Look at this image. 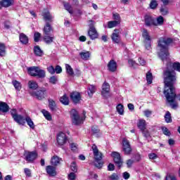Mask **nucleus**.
<instances>
[{
	"mask_svg": "<svg viewBox=\"0 0 180 180\" xmlns=\"http://www.w3.org/2000/svg\"><path fill=\"white\" fill-rule=\"evenodd\" d=\"M46 172L51 176H56V175H57V172H56V167L53 166H47Z\"/></svg>",
	"mask_w": 180,
	"mask_h": 180,
	"instance_id": "obj_21",
	"label": "nucleus"
},
{
	"mask_svg": "<svg viewBox=\"0 0 180 180\" xmlns=\"http://www.w3.org/2000/svg\"><path fill=\"white\" fill-rule=\"evenodd\" d=\"M110 180H119V175L117 173H113L108 176Z\"/></svg>",
	"mask_w": 180,
	"mask_h": 180,
	"instance_id": "obj_51",
	"label": "nucleus"
},
{
	"mask_svg": "<svg viewBox=\"0 0 180 180\" xmlns=\"http://www.w3.org/2000/svg\"><path fill=\"white\" fill-rule=\"evenodd\" d=\"M141 131L143 137H146L148 140H151V134L150 133V131L147 129V128L142 130Z\"/></svg>",
	"mask_w": 180,
	"mask_h": 180,
	"instance_id": "obj_34",
	"label": "nucleus"
},
{
	"mask_svg": "<svg viewBox=\"0 0 180 180\" xmlns=\"http://www.w3.org/2000/svg\"><path fill=\"white\" fill-rule=\"evenodd\" d=\"M133 164H134V161L133 160L129 159L127 160V168H131V165H133Z\"/></svg>",
	"mask_w": 180,
	"mask_h": 180,
	"instance_id": "obj_59",
	"label": "nucleus"
},
{
	"mask_svg": "<svg viewBox=\"0 0 180 180\" xmlns=\"http://www.w3.org/2000/svg\"><path fill=\"white\" fill-rule=\"evenodd\" d=\"M91 131L93 134H98L99 133V129L98 128V127L94 126L91 127Z\"/></svg>",
	"mask_w": 180,
	"mask_h": 180,
	"instance_id": "obj_58",
	"label": "nucleus"
},
{
	"mask_svg": "<svg viewBox=\"0 0 180 180\" xmlns=\"http://www.w3.org/2000/svg\"><path fill=\"white\" fill-rule=\"evenodd\" d=\"M165 84L164 95L167 99L175 96V84H176V73L174 69H166L163 72Z\"/></svg>",
	"mask_w": 180,
	"mask_h": 180,
	"instance_id": "obj_1",
	"label": "nucleus"
},
{
	"mask_svg": "<svg viewBox=\"0 0 180 180\" xmlns=\"http://www.w3.org/2000/svg\"><path fill=\"white\" fill-rule=\"evenodd\" d=\"M34 53L37 57H42L44 54V53L39 46H36L34 47Z\"/></svg>",
	"mask_w": 180,
	"mask_h": 180,
	"instance_id": "obj_24",
	"label": "nucleus"
},
{
	"mask_svg": "<svg viewBox=\"0 0 180 180\" xmlns=\"http://www.w3.org/2000/svg\"><path fill=\"white\" fill-rule=\"evenodd\" d=\"M143 114H144V116H146V117H150V116H151V115H153V111H151L150 110H145L143 111Z\"/></svg>",
	"mask_w": 180,
	"mask_h": 180,
	"instance_id": "obj_54",
	"label": "nucleus"
},
{
	"mask_svg": "<svg viewBox=\"0 0 180 180\" xmlns=\"http://www.w3.org/2000/svg\"><path fill=\"white\" fill-rule=\"evenodd\" d=\"M49 106L51 110H52V112H54V110H56V101H54V100H53V99H49Z\"/></svg>",
	"mask_w": 180,
	"mask_h": 180,
	"instance_id": "obj_37",
	"label": "nucleus"
},
{
	"mask_svg": "<svg viewBox=\"0 0 180 180\" xmlns=\"http://www.w3.org/2000/svg\"><path fill=\"white\" fill-rule=\"evenodd\" d=\"M51 32H53V27H51V25H50V23L46 22L44 27V34H50Z\"/></svg>",
	"mask_w": 180,
	"mask_h": 180,
	"instance_id": "obj_26",
	"label": "nucleus"
},
{
	"mask_svg": "<svg viewBox=\"0 0 180 180\" xmlns=\"http://www.w3.org/2000/svg\"><path fill=\"white\" fill-rule=\"evenodd\" d=\"M91 149L94 155V165L95 167H96V168L101 169V168L103 167V161H102L103 158V155L102 154V153L99 152L98 146H96V145L95 144L92 145Z\"/></svg>",
	"mask_w": 180,
	"mask_h": 180,
	"instance_id": "obj_3",
	"label": "nucleus"
},
{
	"mask_svg": "<svg viewBox=\"0 0 180 180\" xmlns=\"http://www.w3.org/2000/svg\"><path fill=\"white\" fill-rule=\"evenodd\" d=\"M88 34L91 40H95V39H98V32H96V29L91 28L88 32Z\"/></svg>",
	"mask_w": 180,
	"mask_h": 180,
	"instance_id": "obj_20",
	"label": "nucleus"
},
{
	"mask_svg": "<svg viewBox=\"0 0 180 180\" xmlns=\"http://www.w3.org/2000/svg\"><path fill=\"white\" fill-rule=\"evenodd\" d=\"M162 131L163 134H165V136H171V131H169L168 128H167L165 127H162Z\"/></svg>",
	"mask_w": 180,
	"mask_h": 180,
	"instance_id": "obj_49",
	"label": "nucleus"
},
{
	"mask_svg": "<svg viewBox=\"0 0 180 180\" xmlns=\"http://www.w3.org/2000/svg\"><path fill=\"white\" fill-rule=\"evenodd\" d=\"M58 82V77L56 76H52L49 78V84H52V85H56Z\"/></svg>",
	"mask_w": 180,
	"mask_h": 180,
	"instance_id": "obj_46",
	"label": "nucleus"
},
{
	"mask_svg": "<svg viewBox=\"0 0 180 180\" xmlns=\"http://www.w3.org/2000/svg\"><path fill=\"white\" fill-rule=\"evenodd\" d=\"M122 151L125 155H130L131 154V146H130V142L127 139H122Z\"/></svg>",
	"mask_w": 180,
	"mask_h": 180,
	"instance_id": "obj_8",
	"label": "nucleus"
},
{
	"mask_svg": "<svg viewBox=\"0 0 180 180\" xmlns=\"http://www.w3.org/2000/svg\"><path fill=\"white\" fill-rule=\"evenodd\" d=\"M124 179H129L130 178V174L127 172H124L122 174Z\"/></svg>",
	"mask_w": 180,
	"mask_h": 180,
	"instance_id": "obj_63",
	"label": "nucleus"
},
{
	"mask_svg": "<svg viewBox=\"0 0 180 180\" xmlns=\"http://www.w3.org/2000/svg\"><path fill=\"white\" fill-rule=\"evenodd\" d=\"M147 124H146V120H139L138 122V127L140 129V130L142 131L143 130H145L146 128Z\"/></svg>",
	"mask_w": 180,
	"mask_h": 180,
	"instance_id": "obj_30",
	"label": "nucleus"
},
{
	"mask_svg": "<svg viewBox=\"0 0 180 180\" xmlns=\"http://www.w3.org/2000/svg\"><path fill=\"white\" fill-rule=\"evenodd\" d=\"M27 72L32 77H39V78H44L46 77L44 70L39 68H28Z\"/></svg>",
	"mask_w": 180,
	"mask_h": 180,
	"instance_id": "obj_6",
	"label": "nucleus"
},
{
	"mask_svg": "<svg viewBox=\"0 0 180 180\" xmlns=\"http://www.w3.org/2000/svg\"><path fill=\"white\" fill-rule=\"evenodd\" d=\"M63 5H64L65 9H66V11H68L69 12V13H70L72 15V7L71 6V5H70V4H68V3H64Z\"/></svg>",
	"mask_w": 180,
	"mask_h": 180,
	"instance_id": "obj_47",
	"label": "nucleus"
},
{
	"mask_svg": "<svg viewBox=\"0 0 180 180\" xmlns=\"http://www.w3.org/2000/svg\"><path fill=\"white\" fill-rule=\"evenodd\" d=\"M166 180H176V178H175L174 176L167 175L166 176Z\"/></svg>",
	"mask_w": 180,
	"mask_h": 180,
	"instance_id": "obj_64",
	"label": "nucleus"
},
{
	"mask_svg": "<svg viewBox=\"0 0 180 180\" xmlns=\"http://www.w3.org/2000/svg\"><path fill=\"white\" fill-rule=\"evenodd\" d=\"M42 113L47 120H51V115L46 110H42Z\"/></svg>",
	"mask_w": 180,
	"mask_h": 180,
	"instance_id": "obj_48",
	"label": "nucleus"
},
{
	"mask_svg": "<svg viewBox=\"0 0 180 180\" xmlns=\"http://www.w3.org/2000/svg\"><path fill=\"white\" fill-rule=\"evenodd\" d=\"M110 92V85L109 83L104 82L102 85L101 95L103 98H109V94Z\"/></svg>",
	"mask_w": 180,
	"mask_h": 180,
	"instance_id": "obj_10",
	"label": "nucleus"
},
{
	"mask_svg": "<svg viewBox=\"0 0 180 180\" xmlns=\"http://www.w3.org/2000/svg\"><path fill=\"white\" fill-rule=\"evenodd\" d=\"M54 40V36L50 34H44V41L46 42V44H51V43Z\"/></svg>",
	"mask_w": 180,
	"mask_h": 180,
	"instance_id": "obj_25",
	"label": "nucleus"
},
{
	"mask_svg": "<svg viewBox=\"0 0 180 180\" xmlns=\"http://www.w3.org/2000/svg\"><path fill=\"white\" fill-rule=\"evenodd\" d=\"M120 25V21H109L108 22V29H112V27H116V26Z\"/></svg>",
	"mask_w": 180,
	"mask_h": 180,
	"instance_id": "obj_33",
	"label": "nucleus"
},
{
	"mask_svg": "<svg viewBox=\"0 0 180 180\" xmlns=\"http://www.w3.org/2000/svg\"><path fill=\"white\" fill-rule=\"evenodd\" d=\"M70 169L73 172H77L78 171V167H77V164L75 163V162H73L70 165Z\"/></svg>",
	"mask_w": 180,
	"mask_h": 180,
	"instance_id": "obj_52",
	"label": "nucleus"
},
{
	"mask_svg": "<svg viewBox=\"0 0 180 180\" xmlns=\"http://www.w3.org/2000/svg\"><path fill=\"white\" fill-rule=\"evenodd\" d=\"M111 156L114 160L115 164L118 167V168H122V165H123V159H122L120 153L117 152H112Z\"/></svg>",
	"mask_w": 180,
	"mask_h": 180,
	"instance_id": "obj_9",
	"label": "nucleus"
},
{
	"mask_svg": "<svg viewBox=\"0 0 180 180\" xmlns=\"http://www.w3.org/2000/svg\"><path fill=\"white\" fill-rule=\"evenodd\" d=\"M2 6L4 8H9V6H12L13 5V0H1Z\"/></svg>",
	"mask_w": 180,
	"mask_h": 180,
	"instance_id": "obj_32",
	"label": "nucleus"
},
{
	"mask_svg": "<svg viewBox=\"0 0 180 180\" xmlns=\"http://www.w3.org/2000/svg\"><path fill=\"white\" fill-rule=\"evenodd\" d=\"M27 85L29 89L31 91H36V89L39 88V84H37V82H36L34 80H30Z\"/></svg>",
	"mask_w": 180,
	"mask_h": 180,
	"instance_id": "obj_19",
	"label": "nucleus"
},
{
	"mask_svg": "<svg viewBox=\"0 0 180 180\" xmlns=\"http://www.w3.org/2000/svg\"><path fill=\"white\" fill-rule=\"evenodd\" d=\"M67 73L69 74L71 77H74V75H79V70L78 69H75V71L74 72V70L72 68H67L66 69Z\"/></svg>",
	"mask_w": 180,
	"mask_h": 180,
	"instance_id": "obj_28",
	"label": "nucleus"
},
{
	"mask_svg": "<svg viewBox=\"0 0 180 180\" xmlns=\"http://www.w3.org/2000/svg\"><path fill=\"white\" fill-rule=\"evenodd\" d=\"M70 119L72 120V123L75 124V126H79V124H82V123H84V120H85V117H80L78 111L75 109L70 111Z\"/></svg>",
	"mask_w": 180,
	"mask_h": 180,
	"instance_id": "obj_4",
	"label": "nucleus"
},
{
	"mask_svg": "<svg viewBox=\"0 0 180 180\" xmlns=\"http://www.w3.org/2000/svg\"><path fill=\"white\" fill-rule=\"evenodd\" d=\"M42 16L46 22H53V20L54 19V16H53V15L50 13V11L47 10H45L43 12Z\"/></svg>",
	"mask_w": 180,
	"mask_h": 180,
	"instance_id": "obj_15",
	"label": "nucleus"
},
{
	"mask_svg": "<svg viewBox=\"0 0 180 180\" xmlns=\"http://www.w3.org/2000/svg\"><path fill=\"white\" fill-rule=\"evenodd\" d=\"M171 67H172L173 68H180V63L179 62H176L174 63L168 62L167 65V68H169Z\"/></svg>",
	"mask_w": 180,
	"mask_h": 180,
	"instance_id": "obj_39",
	"label": "nucleus"
},
{
	"mask_svg": "<svg viewBox=\"0 0 180 180\" xmlns=\"http://www.w3.org/2000/svg\"><path fill=\"white\" fill-rule=\"evenodd\" d=\"M25 158V160L27 161V162H33L36 158H37V153L32 151V152H25L24 154Z\"/></svg>",
	"mask_w": 180,
	"mask_h": 180,
	"instance_id": "obj_11",
	"label": "nucleus"
},
{
	"mask_svg": "<svg viewBox=\"0 0 180 180\" xmlns=\"http://www.w3.org/2000/svg\"><path fill=\"white\" fill-rule=\"evenodd\" d=\"M112 18L115 22H121L120 15L119 13H115L112 14Z\"/></svg>",
	"mask_w": 180,
	"mask_h": 180,
	"instance_id": "obj_50",
	"label": "nucleus"
},
{
	"mask_svg": "<svg viewBox=\"0 0 180 180\" xmlns=\"http://www.w3.org/2000/svg\"><path fill=\"white\" fill-rule=\"evenodd\" d=\"M142 36L144 39L143 44H144L146 50H148V51L151 50V37H150V34H148V31H147V30L146 29H143L142 32Z\"/></svg>",
	"mask_w": 180,
	"mask_h": 180,
	"instance_id": "obj_5",
	"label": "nucleus"
},
{
	"mask_svg": "<svg viewBox=\"0 0 180 180\" xmlns=\"http://www.w3.org/2000/svg\"><path fill=\"white\" fill-rule=\"evenodd\" d=\"M60 101L63 105H68L70 103V100L68 99V97H67L66 95H64L63 96L60 97Z\"/></svg>",
	"mask_w": 180,
	"mask_h": 180,
	"instance_id": "obj_40",
	"label": "nucleus"
},
{
	"mask_svg": "<svg viewBox=\"0 0 180 180\" xmlns=\"http://www.w3.org/2000/svg\"><path fill=\"white\" fill-rule=\"evenodd\" d=\"M41 37V34L39 32H35L34 34V40L36 43L40 40V37Z\"/></svg>",
	"mask_w": 180,
	"mask_h": 180,
	"instance_id": "obj_53",
	"label": "nucleus"
},
{
	"mask_svg": "<svg viewBox=\"0 0 180 180\" xmlns=\"http://www.w3.org/2000/svg\"><path fill=\"white\" fill-rule=\"evenodd\" d=\"M25 122H27L28 126H30V129H34L35 126H34V123L33 122V121L32 120V118H30V117L27 116L25 117Z\"/></svg>",
	"mask_w": 180,
	"mask_h": 180,
	"instance_id": "obj_35",
	"label": "nucleus"
},
{
	"mask_svg": "<svg viewBox=\"0 0 180 180\" xmlns=\"http://www.w3.org/2000/svg\"><path fill=\"white\" fill-rule=\"evenodd\" d=\"M34 96H36L37 99L39 101H41V99H44L46 96H47V90L44 88L38 90L34 94H32Z\"/></svg>",
	"mask_w": 180,
	"mask_h": 180,
	"instance_id": "obj_12",
	"label": "nucleus"
},
{
	"mask_svg": "<svg viewBox=\"0 0 180 180\" xmlns=\"http://www.w3.org/2000/svg\"><path fill=\"white\" fill-rule=\"evenodd\" d=\"M70 98L73 103H79V101H81V94L78 92L74 91L70 94Z\"/></svg>",
	"mask_w": 180,
	"mask_h": 180,
	"instance_id": "obj_14",
	"label": "nucleus"
},
{
	"mask_svg": "<svg viewBox=\"0 0 180 180\" xmlns=\"http://www.w3.org/2000/svg\"><path fill=\"white\" fill-rule=\"evenodd\" d=\"M14 120L16 122V123H18V124H25L26 123V117H24L20 115H18L16 117H15Z\"/></svg>",
	"mask_w": 180,
	"mask_h": 180,
	"instance_id": "obj_18",
	"label": "nucleus"
},
{
	"mask_svg": "<svg viewBox=\"0 0 180 180\" xmlns=\"http://www.w3.org/2000/svg\"><path fill=\"white\" fill-rule=\"evenodd\" d=\"M146 81L149 85L153 84V73L150 71L146 73Z\"/></svg>",
	"mask_w": 180,
	"mask_h": 180,
	"instance_id": "obj_38",
	"label": "nucleus"
},
{
	"mask_svg": "<svg viewBox=\"0 0 180 180\" xmlns=\"http://www.w3.org/2000/svg\"><path fill=\"white\" fill-rule=\"evenodd\" d=\"M145 25L146 26H155V19L151 15H146L144 17Z\"/></svg>",
	"mask_w": 180,
	"mask_h": 180,
	"instance_id": "obj_13",
	"label": "nucleus"
},
{
	"mask_svg": "<svg viewBox=\"0 0 180 180\" xmlns=\"http://www.w3.org/2000/svg\"><path fill=\"white\" fill-rule=\"evenodd\" d=\"M79 56L80 58H82V60L87 61V60H89V58H91V52L88 51H82L79 52Z\"/></svg>",
	"mask_w": 180,
	"mask_h": 180,
	"instance_id": "obj_17",
	"label": "nucleus"
},
{
	"mask_svg": "<svg viewBox=\"0 0 180 180\" xmlns=\"http://www.w3.org/2000/svg\"><path fill=\"white\" fill-rule=\"evenodd\" d=\"M117 112L119 113V115H124V108L123 107V105L118 104L116 107Z\"/></svg>",
	"mask_w": 180,
	"mask_h": 180,
	"instance_id": "obj_42",
	"label": "nucleus"
},
{
	"mask_svg": "<svg viewBox=\"0 0 180 180\" xmlns=\"http://www.w3.org/2000/svg\"><path fill=\"white\" fill-rule=\"evenodd\" d=\"M0 112H3V113L9 112V105L5 102L0 101Z\"/></svg>",
	"mask_w": 180,
	"mask_h": 180,
	"instance_id": "obj_22",
	"label": "nucleus"
},
{
	"mask_svg": "<svg viewBox=\"0 0 180 180\" xmlns=\"http://www.w3.org/2000/svg\"><path fill=\"white\" fill-rule=\"evenodd\" d=\"M77 178V175L75 174V173L74 172H71L69 175H68V179L69 180H75Z\"/></svg>",
	"mask_w": 180,
	"mask_h": 180,
	"instance_id": "obj_57",
	"label": "nucleus"
},
{
	"mask_svg": "<svg viewBox=\"0 0 180 180\" xmlns=\"http://www.w3.org/2000/svg\"><path fill=\"white\" fill-rule=\"evenodd\" d=\"M164 25V17L159 16L156 18V21L155 20V26H162Z\"/></svg>",
	"mask_w": 180,
	"mask_h": 180,
	"instance_id": "obj_31",
	"label": "nucleus"
},
{
	"mask_svg": "<svg viewBox=\"0 0 180 180\" xmlns=\"http://www.w3.org/2000/svg\"><path fill=\"white\" fill-rule=\"evenodd\" d=\"M88 23L89 26V30H91V29H95V27H94L95 25V21L89 20Z\"/></svg>",
	"mask_w": 180,
	"mask_h": 180,
	"instance_id": "obj_60",
	"label": "nucleus"
},
{
	"mask_svg": "<svg viewBox=\"0 0 180 180\" xmlns=\"http://www.w3.org/2000/svg\"><path fill=\"white\" fill-rule=\"evenodd\" d=\"M167 102L170 103V106L172 109H176L178 108V103L175 102V98H176V92L174 91V96L173 98H171L170 100L168 99L167 96H165Z\"/></svg>",
	"mask_w": 180,
	"mask_h": 180,
	"instance_id": "obj_16",
	"label": "nucleus"
},
{
	"mask_svg": "<svg viewBox=\"0 0 180 180\" xmlns=\"http://www.w3.org/2000/svg\"><path fill=\"white\" fill-rule=\"evenodd\" d=\"M56 141L58 146L60 147L63 146H65L67 144V141H68V136L64 132H59L56 136Z\"/></svg>",
	"mask_w": 180,
	"mask_h": 180,
	"instance_id": "obj_7",
	"label": "nucleus"
},
{
	"mask_svg": "<svg viewBox=\"0 0 180 180\" xmlns=\"http://www.w3.org/2000/svg\"><path fill=\"white\" fill-rule=\"evenodd\" d=\"M5 53H6L5 44L0 43V56L3 57V56H5Z\"/></svg>",
	"mask_w": 180,
	"mask_h": 180,
	"instance_id": "obj_44",
	"label": "nucleus"
},
{
	"mask_svg": "<svg viewBox=\"0 0 180 180\" xmlns=\"http://www.w3.org/2000/svg\"><path fill=\"white\" fill-rule=\"evenodd\" d=\"M52 165H58L60 164V158L58 156H53L51 159Z\"/></svg>",
	"mask_w": 180,
	"mask_h": 180,
	"instance_id": "obj_45",
	"label": "nucleus"
},
{
	"mask_svg": "<svg viewBox=\"0 0 180 180\" xmlns=\"http://www.w3.org/2000/svg\"><path fill=\"white\" fill-rule=\"evenodd\" d=\"M111 39L113 41V43H116L117 44H119L120 43V37L119 36L118 33L113 32Z\"/></svg>",
	"mask_w": 180,
	"mask_h": 180,
	"instance_id": "obj_27",
	"label": "nucleus"
},
{
	"mask_svg": "<svg viewBox=\"0 0 180 180\" xmlns=\"http://www.w3.org/2000/svg\"><path fill=\"white\" fill-rule=\"evenodd\" d=\"M19 39L22 44H27L29 43V38L23 33L20 34Z\"/></svg>",
	"mask_w": 180,
	"mask_h": 180,
	"instance_id": "obj_23",
	"label": "nucleus"
},
{
	"mask_svg": "<svg viewBox=\"0 0 180 180\" xmlns=\"http://www.w3.org/2000/svg\"><path fill=\"white\" fill-rule=\"evenodd\" d=\"M108 68H117V63L114 60H110L108 64Z\"/></svg>",
	"mask_w": 180,
	"mask_h": 180,
	"instance_id": "obj_43",
	"label": "nucleus"
},
{
	"mask_svg": "<svg viewBox=\"0 0 180 180\" xmlns=\"http://www.w3.org/2000/svg\"><path fill=\"white\" fill-rule=\"evenodd\" d=\"M172 43L171 38L161 37L158 41V48L160 50L159 57L164 61L168 58L169 52L168 51V47L169 44Z\"/></svg>",
	"mask_w": 180,
	"mask_h": 180,
	"instance_id": "obj_2",
	"label": "nucleus"
},
{
	"mask_svg": "<svg viewBox=\"0 0 180 180\" xmlns=\"http://www.w3.org/2000/svg\"><path fill=\"white\" fill-rule=\"evenodd\" d=\"M150 160H156V158H158V156L155 153H150L148 155Z\"/></svg>",
	"mask_w": 180,
	"mask_h": 180,
	"instance_id": "obj_61",
	"label": "nucleus"
},
{
	"mask_svg": "<svg viewBox=\"0 0 180 180\" xmlns=\"http://www.w3.org/2000/svg\"><path fill=\"white\" fill-rule=\"evenodd\" d=\"M12 84L15 89H16V91H20V89H22V84H20V82H18L17 80H14L12 82Z\"/></svg>",
	"mask_w": 180,
	"mask_h": 180,
	"instance_id": "obj_36",
	"label": "nucleus"
},
{
	"mask_svg": "<svg viewBox=\"0 0 180 180\" xmlns=\"http://www.w3.org/2000/svg\"><path fill=\"white\" fill-rule=\"evenodd\" d=\"M24 172L27 176H29V177L32 176V171L30 170V169L25 168Z\"/></svg>",
	"mask_w": 180,
	"mask_h": 180,
	"instance_id": "obj_55",
	"label": "nucleus"
},
{
	"mask_svg": "<svg viewBox=\"0 0 180 180\" xmlns=\"http://www.w3.org/2000/svg\"><path fill=\"white\" fill-rule=\"evenodd\" d=\"M87 89L88 95L90 97H91L96 91V87L94 85H89Z\"/></svg>",
	"mask_w": 180,
	"mask_h": 180,
	"instance_id": "obj_29",
	"label": "nucleus"
},
{
	"mask_svg": "<svg viewBox=\"0 0 180 180\" xmlns=\"http://www.w3.org/2000/svg\"><path fill=\"white\" fill-rule=\"evenodd\" d=\"M11 114L12 115L13 119H14L15 117H17V115H18V112H16V109H13L11 111Z\"/></svg>",
	"mask_w": 180,
	"mask_h": 180,
	"instance_id": "obj_62",
	"label": "nucleus"
},
{
	"mask_svg": "<svg viewBox=\"0 0 180 180\" xmlns=\"http://www.w3.org/2000/svg\"><path fill=\"white\" fill-rule=\"evenodd\" d=\"M165 120L166 123H171L172 122V118L171 117V112L167 111L165 115Z\"/></svg>",
	"mask_w": 180,
	"mask_h": 180,
	"instance_id": "obj_41",
	"label": "nucleus"
},
{
	"mask_svg": "<svg viewBox=\"0 0 180 180\" xmlns=\"http://www.w3.org/2000/svg\"><path fill=\"white\" fill-rule=\"evenodd\" d=\"M157 1L155 0H153L150 4L151 9H155L157 8Z\"/></svg>",
	"mask_w": 180,
	"mask_h": 180,
	"instance_id": "obj_56",
	"label": "nucleus"
}]
</instances>
